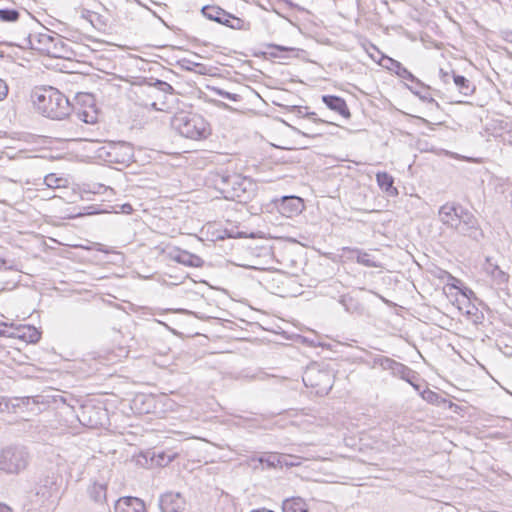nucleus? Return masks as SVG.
<instances>
[{
	"instance_id": "obj_1",
	"label": "nucleus",
	"mask_w": 512,
	"mask_h": 512,
	"mask_svg": "<svg viewBox=\"0 0 512 512\" xmlns=\"http://www.w3.org/2000/svg\"><path fill=\"white\" fill-rule=\"evenodd\" d=\"M439 219L447 228L475 242L483 239L484 233L475 215L456 203H445L438 212Z\"/></svg>"
},
{
	"instance_id": "obj_2",
	"label": "nucleus",
	"mask_w": 512,
	"mask_h": 512,
	"mask_svg": "<svg viewBox=\"0 0 512 512\" xmlns=\"http://www.w3.org/2000/svg\"><path fill=\"white\" fill-rule=\"evenodd\" d=\"M32 97L38 112L47 118L62 120L72 111L69 99L52 86L36 88Z\"/></svg>"
},
{
	"instance_id": "obj_3",
	"label": "nucleus",
	"mask_w": 512,
	"mask_h": 512,
	"mask_svg": "<svg viewBox=\"0 0 512 512\" xmlns=\"http://www.w3.org/2000/svg\"><path fill=\"white\" fill-rule=\"evenodd\" d=\"M214 184L225 199L239 203L249 202L257 192V184L251 178L237 173H218Z\"/></svg>"
},
{
	"instance_id": "obj_4",
	"label": "nucleus",
	"mask_w": 512,
	"mask_h": 512,
	"mask_svg": "<svg viewBox=\"0 0 512 512\" xmlns=\"http://www.w3.org/2000/svg\"><path fill=\"white\" fill-rule=\"evenodd\" d=\"M170 124L181 136L191 140L205 139L210 134L209 124L196 113L186 111L175 113Z\"/></svg>"
},
{
	"instance_id": "obj_5",
	"label": "nucleus",
	"mask_w": 512,
	"mask_h": 512,
	"mask_svg": "<svg viewBox=\"0 0 512 512\" xmlns=\"http://www.w3.org/2000/svg\"><path fill=\"white\" fill-rule=\"evenodd\" d=\"M29 42L33 49L53 58L70 59L73 51L64 41L63 37L50 31L29 35Z\"/></svg>"
},
{
	"instance_id": "obj_6",
	"label": "nucleus",
	"mask_w": 512,
	"mask_h": 512,
	"mask_svg": "<svg viewBox=\"0 0 512 512\" xmlns=\"http://www.w3.org/2000/svg\"><path fill=\"white\" fill-rule=\"evenodd\" d=\"M31 461L27 447L9 445L0 451V471L8 475H18L25 471Z\"/></svg>"
},
{
	"instance_id": "obj_7",
	"label": "nucleus",
	"mask_w": 512,
	"mask_h": 512,
	"mask_svg": "<svg viewBox=\"0 0 512 512\" xmlns=\"http://www.w3.org/2000/svg\"><path fill=\"white\" fill-rule=\"evenodd\" d=\"M172 92L173 87L169 83L156 79L153 82L138 86L134 94L138 105L154 110H162L158 101L166 94H172Z\"/></svg>"
},
{
	"instance_id": "obj_8",
	"label": "nucleus",
	"mask_w": 512,
	"mask_h": 512,
	"mask_svg": "<svg viewBox=\"0 0 512 512\" xmlns=\"http://www.w3.org/2000/svg\"><path fill=\"white\" fill-rule=\"evenodd\" d=\"M302 379L305 386L314 388L318 395L328 394L334 383V376L331 371L326 368H321L316 363L306 368Z\"/></svg>"
},
{
	"instance_id": "obj_9",
	"label": "nucleus",
	"mask_w": 512,
	"mask_h": 512,
	"mask_svg": "<svg viewBox=\"0 0 512 512\" xmlns=\"http://www.w3.org/2000/svg\"><path fill=\"white\" fill-rule=\"evenodd\" d=\"M275 205L279 213L287 218L299 214L304 208L303 200L297 196H284L275 201Z\"/></svg>"
},
{
	"instance_id": "obj_10",
	"label": "nucleus",
	"mask_w": 512,
	"mask_h": 512,
	"mask_svg": "<svg viewBox=\"0 0 512 512\" xmlns=\"http://www.w3.org/2000/svg\"><path fill=\"white\" fill-rule=\"evenodd\" d=\"M159 507L162 512H182L185 508V499L180 493L167 492L161 495Z\"/></svg>"
},
{
	"instance_id": "obj_11",
	"label": "nucleus",
	"mask_w": 512,
	"mask_h": 512,
	"mask_svg": "<svg viewBox=\"0 0 512 512\" xmlns=\"http://www.w3.org/2000/svg\"><path fill=\"white\" fill-rule=\"evenodd\" d=\"M288 457L282 456L280 453H266L258 458L252 457L249 461L250 464L258 462L261 465H265L267 468H283L292 467L295 462H287Z\"/></svg>"
},
{
	"instance_id": "obj_12",
	"label": "nucleus",
	"mask_w": 512,
	"mask_h": 512,
	"mask_svg": "<svg viewBox=\"0 0 512 512\" xmlns=\"http://www.w3.org/2000/svg\"><path fill=\"white\" fill-rule=\"evenodd\" d=\"M342 251L343 255L346 256L348 259L356 260V262L361 265L370 268L380 267V264L378 263V261H376L375 257L372 254L365 252L361 249L344 247Z\"/></svg>"
},
{
	"instance_id": "obj_13",
	"label": "nucleus",
	"mask_w": 512,
	"mask_h": 512,
	"mask_svg": "<svg viewBox=\"0 0 512 512\" xmlns=\"http://www.w3.org/2000/svg\"><path fill=\"white\" fill-rule=\"evenodd\" d=\"M114 512H146V507L140 498L126 496L116 501Z\"/></svg>"
},
{
	"instance_id": "obj_14",
	"label": "nucleus",
	"mask_w": 512,
	"mask_h": 512,
	"mask_svg": "<svg viewBox=\"0 0 512 512\" xmlns=\"http://www.w3.org/2000/svg\"><path fill=\"white\" fill-rule=\"evenodd\" d=\"M111 162L128 164L133 159V148L126 143L117 144L108 152Z\"/></svg>"
},
{
	"instance_id": "obj_15",
	"label": "nucleus",
	"mask_w": 512,
	"mask_h": 512,
	"mask_svg": "<svg viewBox=\"0 0 512 512\" xmlns=\"http://www.w3.org/2000/svg\"><path fill=\"white\" fill-rule=\"evenodd\" d=\"M322 101L330 110L338 113L345 119L351 117L350 110L343 98L335 95H323Z\"/></svg>"
},
{
	"instance_id": "obj_16",
	"label": "nucleus",
	"mask_w": 512,
	"mask_h": 512,
	"mask_svg": "<svg viewBox=\"0 0 512 512\" xmlns=\"http://www.w3.org/2000/svg\"><path fill=\"white\" fill-rule=\"evenodd\" d=\"M383 61L385 62L383 66L395 72L399 77L409 81H416V77L408 69H406L399 61L394 60L388 56L383 57Z\"/></svg>"
},
{
	"instance_id": "obj_17",
	"label": "nucleus",
	"mask_w": 512,
	"mask_h": 512,
	"mask_svg": "<svg viewBox=\"0 0 512 512\" xmlns=\"http://www.w3.org/2000/svg\"><path fill=\"white\" fill-rule=\"evenodd\" d=\"M376 182L379 188L388 196L395 197L398 195V190L394 187V178L387 172H378Z\"/></svg>"
},
{
	"instance_id": "obj_18",
	"label": "nucleus",
	"mask_w": 512,
	"mask_h": 512,
	"mask_svg": "<svg viewBox=\"0 0 512 512\" xmlns=\"http://www.w3.org/2000/svg\"><path fill=\"white\" fill-rule=\"evenodd\" d=\"M173 259L185 266L188 267H202L204 264V261L201 257H199L196 254H192L185 250H178L176 254L173 256Z\"/></svg>"
},
{
	"instance_id": "obj_19",
	"label": "nucleus",
	"mask_w": 512,
	"mask_h": 512,
	"mask_svg": "<svg viewBox=\"0 0 512 512\" xmlns=\"http://www.w3.org/2000/svg\"><path fill=\"white\" fill-rule=\"evenodd\" d=\"M338 302L343 306L344 310L350 314L361 315L364 312V307L360 301L350 294L341 295Z\"/></svg>"
},
{
	"instance_id": "obj_20",
	"label": "nucleus",
	"mask_w": 512,
	"mask_h": 512,
	"mask_svg": "<svg viewBox=\"0 0 512 512\" xmlns=\"http://www.w3.org/2000/svg\"><path fill=\"white\" fill-rule=\"evenodd\" d=\"M282 512H310V507L303 498L291 497L283 501Z\"/></svg>"
},
{
	"instance_id": "obj_21",
	"label": "nucleus",
	"mask_w": 512,
	"mask_h": 512,
	"mask_svg": "<svg viewBox=\"0 0 512 512\" xmlns=\"http://www.w3.org/2000/svg\"><path fill=\"white\" fill-rule=\"evenodd\" d=\"M484 269L498 285L506 283L509 279V275L501 270L497 264L492 263L490 258L486 259Z\"/></svg>"
},
{
	"instance_id": "obj_22",
	"label": "nucleus",
	"mask_w": 512,
	"mask_h": 512,
	"mask_svg": "<svg viewBox=\"0 0 512 512\" xmlns=\"http://www.w3.org/2000/svg\"><path fill=\"white\" fill-rule=\"evenodd\" d=\"M201 12L207 19L215 21L219 24L225 23V21H227L225 17H229V13L218 6H204Z\"/></svg>"
},
{
	"instance_id": "obj_23",
	"label": "nucleus",
	"mask_w": 512,
	"mask_h": 512,
	"mask_svg": "<svg viewBox=\"0 0 512 512\" xmlns=\"http://www.w3.org/2000/svg\"><path fill=\"white\" fill-rule=\"evenodd\" d=\"M452 79L459 93L464 96H471L475 92V85L462 75H456L453 71Z\"/></svg>"
},
{
	"instance_id": "obj_24",
	"label": "nucleus",
	"mask_w": 512,
	"mask_h": 512,
	"mask_svg": "<svg viewBox=\"0 0 512 512\" xmlns=\"http://www.w3.org/2000/svg\"><path fill=\"white\" fill-rule=\"evenodd\" d=\"M15 337L28 343H37L41 338V332L33 326H24L17 329Z\"/></svg>"
},
{
	"instance_id": "obj_25",
	"label": "nucleus",
	"mask_w": 512,
	"mask_h": 512,
	"mask_svg": "<svg viewBox=\"0 0 512 512\" xmlns=\"http://www.w3.org/2000/svg\"><path fill=\"white\" fill-rule=\"evenodd\" d=\"M412 82L415 83V86H409L408 88L413 94L417 95L424 102H428L434 104L435 106H438L436 100L432 98L431 95L429 94L427 87H425L417 78L416 81Z\"/></svg>"
},
{
	"instance_id": "obj_26",
	"label": "nucleus",
	"mask_w": 512,
	"mask_h": 512,
	"mask_svg": "<svg viewBox=\"0 0 512 512\" xmlns=\"http://www.w3.org/2000/svg\"><path fill=\"white\" fill-rule=\"evenodd\" d=\"M107 487L104 483L94 482L88 488L90 498L96 503H104L106 501Z\"/></svg>"
},
{
	"instance_id": "obj_27",
	"label": "nucleus",
	"mask_w": 512,
	"mask_h": 512,
	"mask_svg": "<svg viewBox=\"0 0 512 512\" xmlns=\"http://www.w3.org/2000/svg\"><path fill=\"white\" fill-rule=\"evenodd\" d=\"M20 18V11L14 8H4L0 6V22L14 23Z\"/></svg>"
},
{
	"instance_id": "obj_28",
	"label": "nucleus",
	"mask_w": 512,
	"mask_h": 512,
	"mask_svg": "<svg viewBox=\"0 0 512 512\" xmlns=\"http://www.w3.org/2000/svg\"><path fill=\"white\" fill-rule=\"evenodd\" d=\"M56 491L46 489L39 485L35 492V497L39 498V500H32L33 502L37 503L39 502L40 505H45L46 502H48L55 494Z\"/></svg>"
},
{
	"instance_id": "obj_29",
	"label": "nucleus",
	"mask_w": 512,
	"mask_h": 512,
	"mask_svg": "<svg viewBox=\"0 0 512 512\" xmlns=\"http://www.w3.org/2000/svg\"><path fill=\"white\" fill-rule=\"evenodd\" d=\"M225 18L227 19V21H225V23H223L222 25H225L229 28L236 29V30L247 29L246 23L243 19L238 18L230 13H229V17H225Z\"/></svg>"
},
{
	"instance_id": "obj_30",
	"label": "nucleus",
	"mask_w": 512,
	"mask_h": 512,
	"mask_svg": "<svg viewBox=\"0 0 512 512\" xmlns=\"http://www.w3.org/2000/svg\"><path fill=\"white\" fill-rule=\"evenodd\" d=\"M292 111L299 117H307L312 119L314 122H324L321 119H317L314 112H308V107L306 106H293Z\"/></svg>"
},
{
	"instance_id": "obj_31",
	"label": "nucleus",
	"mask_w": 512,
	"mask_h": 512,
	"mask_svg": "<svg viewBox=\"0 0 512 512\" xmlns=\"http://www.w3.org/2000/svg\"><path fill=\"white\" fill-rule=\"evenodd\" d=\"M65 180L57 177L55 174H48L44 177V184L52 189L64 186Z\"/></svg>"
},
{
	"instance_id": "obj_32",
	"label": "nucleus",
	"mask_w": 512,
	"mask_h": 512,
	"mask_svg": "<svg viewBox=\"0 0 512 512\" xmlns=\"http://www.w3.org/2000/svg\"><path fill=\"white\" fill-rule=\"evenodd\" d=\"M420 394L425 401L431 404H438L441 400V396L438 393L428 388L424 389L423 391H420Z\"/></svg>"
},
{
	"instance_id": "obj_33",
	"label": "nucleus",
	"mask_w": 512,
	"mask_h": 512,
	"mask_svg": "<svg viewBox=\"0 0 512 512\" xmlns=\"http://www.w3.org/2000/svg\"><path fill=\"white\" fill-rule=\"evenodd\" d=\"M397 363L398 362L392 358L384 357V360H381L380 367L383 370H388V371H391V373H392L393 370H395V366L397 365Z\"/></svg>"
},
{
	"instance_id": "obj_34",
	"label": "nucleus",
	"mask_w": 512,
	"mask_h": 512,
	"mask_svg": "<svg viewBox=\"0 0 512 512\" xmlns=\"http://www.w3.org/2000/svg\"><path fill=\"white\" fill-rule=\"evenodd\" d=\"M217 94L219 96H221L222 98H225V99H228V100H231V101H238L240 99V96L238 94H235V93H230L228 91H224V90H217Z\"/></svg>"
},
{
	"instance_id": "obj_35",
	"label": "nucleus",
	"mask_w": 512,
	"mask_h": 512,
	"mask_svg": "<svg viewBox=\"0 0 512 512\" xmlns=\"http://www.w3.org/2000/svg\"><path fill=\"white\" fill-rule=\"evenodd\" d=\"M0 336L15 337V332L10 331V327L7 323L0 322Z\"/></svg>"
},
{
	"instance_id": "obj_36",
	"label": "nucleus",
	"mask_w": 512,
	"mask_h": 512,
	"mask_svg": "<svg viewBox=\"0 0 512 512\" xmlns=\"http://www.w3.org/2000/svg\"><path fill=\"white\" fill-rule=\"evenodd\" d=\"M407 366L398 362L395 366V370H393L392 375L402 377L403 373L406 372Z\"/></svg>"
},
{
	"instance_id": "obj_37",
	"label": "nucleus",
	"mask_w": 512,
	"mask_h": 512,
	"mask_svg": "<svg viewBox=\"0 0 512 512\" xmlns=\"http://www.w3.org/2000/svg\"><path fill=\"white\" fill-rule=\"evenodd\" d=\"M8 94V85L0 78V101L4 100Z\"/></svg>"
},
{
	"instance_id": "obj_38",
	"label": "nucleus",
	"mask_w": 512,
	"mask_h": 512,
	"mask_svg": "<svg viewBox=\"0 0 512 512\" xmlns=\"http://www.w3.org/2000/svg\"><path fill=\"white\" fill-rule=\"evenodd\" d=\"M282 456H287V462H295V464L292 466H299L301 464V460L304 459L303 457L291 455V454H282ZM305 459H308L307 457Z\"/></svg>"
},
{
	"instance_id": "obj_39",
	"label": "nucleus",
	"mask_w": 512,
	"mask_h": 512,
	"mask_svg": "<svg viewBox=\"0 0 512 512\" xmlns=\"http://www.w3.org/2000/svg\"><path fill=\"white\" fill-rule=\"evenodd\" d=\"M40 485L46 489H50V490H54V491L57 490L55 482L50 478L44 479Z\"/></svg>"
},
{
	"instance_id": "obj_40",
	"label": "nucleus",
	"mask_w": 512,
	"mask_h": 512,
	"mask_svg": "<svg viewBox=\"0 0 512 512\" xmlns=\"http://www.w3.org/2000/svg\"><path fill=\"white\" fill-rule=\"evenodd\" d=\"M76 116L79 120H82L85 123H94L95 122V117L91 116V118H88V114L86 112H82V113L79 112V113H77Z\"/></svg>"
},
{
	"instance_id": "obj_41",
	"label": "nucleus",
	"mask_w": 512,
	"mask_h": 512,
	"mask_svg": "<svg viewBox=\"0 0 512 512\" xmlns=\"http://www.w3.org/2000/svg\"><path fill=\"white\" fill-rule=\"evenodd\" d=\"M409 378H417V373L415 371H413L412 369H410L409 367H407L406 372L403 373V376L401 377V379H403L407 382V381H410Z\"/></svg>"
},
{
	"instance_id": "obj_42",
	"label": "nucleus",
	"mask_w": 512,
	"mask_h": 512,
	"mask_svg": "<svg viewBox=\"0 0 512 512\" xmlns=\"http://www.w3.org/2000/svg\"><path fill=\"white\" fill-rule=\"evenodd\" d=\"M439 75H440V79L444 83H448L450 78H452V74L450 72H448V71L443 70V69L439 70Z\"/></svg>"
},
{
	"instance_id": "obj_43",
	"label": "nucleus",
	"mask_w": 512,
	"mask_h": 512,
	"mask_svg": "<svg viewBox=\"0 0 512 512\" xmlns=\"http://www.w3.org/2000/svg\"><path fill=\"white\" fill-rule=\"evenodd\" d=\"M159 458H160V460L158 461V463L160 465H167L173 460L174 456H168L166 459L165 455L162 453V454H159Z\"/></svg>"
},
{
	"instance_id": "obj_44",
	"label": "nucleus",
	"mask_w": 512,
	"mask_h": 512,
	"mask_svg": "<svg viewBox=\"0 0 512 512\" xmlns=\"http://www.w3.org/2000/svg\"><path fill=\"white\" fill-rule=\"evenodd\" d=\"M384 357L385 356H382V355H375V356H373L371 367L372 368H374L376 366L380 367L381 360H384Z\"/></svg>"
},
{
	"instance_id": "obj_45",
	"label": "nucleus",
	"mask_w": 512,
	"mask_h": 512,
	"mask_svg": "<svg viewBox=\"0 0 512 512\" xmlns=\"http://www.w3.org/2000/svg\"><path fill=\"white\" fill-rule=\"evenodd\" d=\"M271 48L279 51V52H287V51H293L294 49L293 48H288V47H285V46H280V45H271Z\"/></svg>"
},
{
	"instance_id": "obj_46",
	"label": "nucleus",
	"mask_w": 512,
	"mask_h": 512,
	"mask_svg": "<svg viewBox=\"0 0 512 512\" xmlns=\"http://www.w3.org/2000/svg\"><path fill=\"white\" fill-rule=\"evenodd\" d=\"M410 381H407L411 386H413V388L420 392V386L416 383V381L418 380V377L417 378H409Z\"/></svg>"
},
{
	"instance_id": "obj_47",
	"label": "nucleus",
	"mask_w": 512,
	"mask_h": 512,
	"mask_svg": "<svg viewBox=\"0 0 512 512\" xmlns=\"http://www.w3.org/2000/svg\"><path fill=\"white\" fill-rule=\"evenodd\" d=\"M503 39L506 42L512 43V31H506L503 33Z\"/></svg>"
},
{
	"instance_id": "obj_48",
	"label": "nucleus",
	"mask_w": 512,
	"mask_h": 512,
	"mask_svg": "<svg viewBox=\"0 0 512 512\" xmlns=\"http://www.w3.org/2000/svg\"><path fill=\"white\" fill-rule=\"evenodd\" d=\"M461 293L463 294V296H465L468 299H470V297L474 295V292L468 288H465L464 290H462Z\"/></svg>"
},
{
	"instance_id": "obj_49",
	"label": "nucleus",
	"mask_w": 512,
	"mask_h": 512,
	"mask_svg": "<svg viewBox=\"0 0 512 512\" xmlns=\"http://www.w3.org/2000/svg\"><path fill=\"white\" fill-rule=\"evenodd\" d=\"M0 512H13L6 504L0 503Z\"/></svg>"
},
{
	"instance_id": "obj_50",
	"label": "nucleus",
	"mask_w": 512,
	"mask_h": 512,
	"mask_svg": "<svg viewBox=\"0 0 512 512\" xmlns=\"http://www.w3.org/2000/svg\"><path fill=\"white\" fill-rule=\"evenodd\" d=\"M90 412H96L95 408L94 407L84 408L83 417L85 416V414L90 413Z\"/></svg>"
},
{
	"instance_id": "obj_51",
	"label": "nucleus",
	"mask_w": 512,
	"mask_h": 512,
	"mask_svg": "<svg viewBox=\"0 0 512 512\" xmlns=\"http://www.w3.org/2000/svg\"><path fill=\"white\" fill-rule=\"evenodd\" d=\"M6 263H7V262H6V260H5V259L0 258V270H1V269H3V268H5Z\"/></svg>"
},
{
	"instance_id": "obj_52",
	"label": "nucleus",
	"mask_w": 512,
	"mask_h": 512,
	"mask_svg": "<svg viewBox=\"0 0 512 512\" xmlns=\"http://www.w3.org/2000/svg\"><path fill=\"white\" fill-rule=\"evenodd\" d=\"M251 512H274V511L267 510V509H257V510H252Z\"/></svg>"
},
{
	"instance_id": "obj_53",
	"label": "nucleus",
	"mask_w": 512,
	"mask_h": 512,
	"mask_svg": "<svg viewBox=\"0 0 512 512\" xmlns=\"http://www.w3.org/2000/svg\"><path fill=\"white\" fill-rule=\"evenodd\" d=\"M89 425H90V426H97V425H98V422H97V421L92 422V420H91V419H89Z\"/></svg>"
},
{
	"instance_id": "obj_54",
	"label": "nucleus",
	"mask_w": 512,
	"mask_h": 512,
	"mask_svg": "<svg viewBox=\"0 0 512 512\" xmlns=\"http://www.w3.org/2000/svg\"><path fill=\"white\" fill-rule=\"evenodd\" d=\"M271 55H272V56H278V54H277V53H274V52H272V53H271Z\"/></svg>"
}]
</instances>
